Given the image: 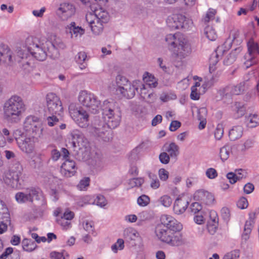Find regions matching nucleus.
<instances>
[{
  "label": "nucleus",
  "mask_w": 259,
  "mask_h": 259,
  "mask_svg": "<svg viewBox=\"0 0 259 259\" xmlns=\"http://www.w3.org/2000/svg\"><path fill=\"white\" fill-rule=\"evenodd\" d=\"M84 229L89 233H93L94 232V223L92 222L86 221L83 223Z\"/></svg>",
  "instance_id": "4d7b16f0"
},
{
  "label": "nucleus",
  "mask_w": 259,
  "mask_h": 259,
  "mask_svg": "<svg viewBox=\"0 0 259 259\" xmlns=\"http://www.w3.org/2000/svg\"><path fill=\"white\" fill-rule=\"evenodd\" d=\"M23 49V47L17 48L16 50V55L15 56L14 59H15V61H17L18 63L21 64L22 67L24 69H26L27 68V66H30V63L27 60L28 57H24L23 59V58H21L20 56L18 55L17 51L18 49Z\"/></svg>",
  "instance_id": "72a5a7b5"
},
{
  "label": "nucleus",
  "mask_w": 259,
  "mask_h": 259,
  "mask_svg": "<svg viewBox=\"0 0 259 259\" xmlns=\"http://www.w3.org/2000/svg\"><path fill=\"white\" fill-rule=\"evenodd\" d=\"M47 105L51 114L61 115L63 108L60 98L53 93H48L46 96Z\"/></svg>",
  "instance_id": "9b49d317"
},
{
  "label": "nucleus",
  "mask_w": 259,
  "mask_h": 259,
  "mask_svg": "<svg viewBox=\"0 0 259 259\" xmlns=\"http://www.w3.org/2000/svg\"><path fill=\"white\" fill-rule=\"evenodd\" d=\"M149 178L151 180L150 186L154 189L158 188L160 186V182L158 179L156 175L151 172H149L148 174Z\"/></svg>",
  "instance_id": "58836bf2"
},
{
  "label": "nucleus",
  "mask_w": 259,
  "mask_h": 259,
  "mask_svg": "<svg viewBox=\"0 0 259 259\" xmlns=\"http://www.w3.org/2000/svg\"><path fill=\"white\" fill-rule=\"evenodd\" d=\"M166 24L171 30L187 29L189 27V20L182 14H173L168 16Z\"/></svg>",
  "instance_id": "f8f14e48"
},
{
  "label": "nucleus",
  "mask_w": 259,
  "mask_h": 259,
  "mask_svg": "<svg viewBox=\"0 0 259 259\" xmlns=\"http://www.w3.org/2000/svg\"><path fill=\"white\" fill-rule=\"evenodd\" d=\"M240 255L238 250H234L227 253L224 257V259H238Z\"/></svg>",
  "instance_id": "3c124183"
},
{
  "label": "nucleus",
  "mask_w": 259,
  "mask_h": 259,
  "mask_svg": "<svg viewBox=\"0 0 259 259\" xmlns=\"http://www.w3.org/2000/svg\"><path fill=\"white\" fill-rule=\"evenodd\" d=\"M15 199L19 203H23L27 201H29V199L26 191V193L21 192L17 193L15 195Z\"/></svg>",
  "instance_id": "4c0bfd02"
},
{
  "label": "nucleus",
  "mask_w": 259,
  "mask_h": 259,
  "mask_svg": "<svg viewBox=\"0 0 259 259\" xmlns=\"http://www.w3.org/2000/svg\"><path fill=\"white\" fill-rule=\"evenodd\" d=\"M50 256L51 259H65L62 252L55 251L51 252Z\"/></svg>",
  "instance_id": "774afa93"
},
{
  "label": "nucleus",
  "mask_w": 259,
  "mask_h": 259,
  "mask_svg": "<svg viewBox=\"0 0 259 259\" xmlns=\"http://www.w3.org/2000/svg\"><path fill=\"white\" fill-rule=\"evenodd\" d=\"M188 204L189 202L187 200L183 198H177L173 206L175 213L177 214L183 213L188 207Z\"/></svg>",
  "instance_id": "412c9836"
},
{
  "label": "nucleus",
  "mask_w": 259,
  "mask_h": 259,
  "mask_svg": "<svg viewBox=\"0 0 259 259\" xmlns=\"http://www.w3.org/2000/svg\"><path fill=\"white\" fill-rule=\"evenodd\" d=\"M27 193L29 199V202H32L33 199H39V194L40 189L34 187H30L26 189Z\"/></svg>",
  "instance_id": "473e14b6"
},
{
  "label": "nucleus",
  "mask_w": 259,
  "mask_h": 259,
  "mask_svg": "<svg viewBox=\"0 0 259 259\" xmlns=\"http://www.w3.org/2000/svg\"><path fill=\"white\" fill-rule=\"evenodd\" d=\"M242 48L238 47L232 50L231 53L228 55L224 60V64L225 65H230L232 64L236 60L238 55L241 52Z\"/></svg>",
  "instance_id": "5701e85b"
},
{
  "label": "nucleus",
  "mask_w": 259,
  "mask_h": 259,
  "mask_svg": "<svg viewBox=\"0 0 259 259\" xmlns=\"http://www.w3.org/2000/svg\"><path fill=\"white\" fill-rule=\"evenodd\" d=\"M159 201L161 205L166 207L170 206L172 203V199L171 197L167 195L161 196L159 198Z\"/></svg>",
  "instance_id": "79ce46f5"
},
{
  "label": "nucleus",
  "mask_w": 259,
  "mask_h": 259,
  "mask_svg": "<svg viewBox=\"0 0 259 259\" xmlns=\"http://www.w3.org/2000/svg\"><path fill=\"white\" fill-rule=\"evenodd\" d=\"M144 182V179L141 178H133L129 180L128 185L132 188L140 187L142 185Z\"/></svg>",
  "instance_id": "37998d69"
},
{
  "label": "nucleus",
  "mask_w": 259,
  "mask_h": 259,
  "mask_svg": "<svg viewBox=\"0 0 259 259\" xmlns=\"http://www.w3.org/2000/svg\"><path fill=\"white\" fill-rule=\"evenodd\" d=\"M245 88V82H242L236 85L233 86L231 88L230 92L233 95H240L243 93Z\"/></svg>",
  "instance_id": "e433bc0d"
},
{
  "label": "nucleus",
  "mask_w": 259,
  "mask_h": 259,
  "mask_svg": "<svg viewBox=\"0 0 259 259\" xmlns=\"http://www.w3.org/2000/svg\"><path fill=\"white\" fill-rule=\"evenodd\" d=\"M102 115L104 123L99 124L98 126H91L89 128L91 133L95 136L100 137L104 141H108L110 130H106L108 126L110 129L116 127L119 124L121 119V113L117 103L113 101L108 100L103 102L101 106Z\"/></svg>",
  "instance_id": "f03ea898"
},
{
  "label": "nucleus",
  "mask_w": 259,
  "mask_h": 259,
  "mask_svg": "<svg viewBox=\"0 0 259 259\" xmlns=\"http://www.w3.org/2000/svg\"><path fill=\"white\" fill-rule=\"evenodd\" d=\"M75 13V6L69 3L60 4L56 11L57 16L62 21L67 20L72 17Z\"/></svg>",
  "instance_id": "4468645a"
},
{
  "label": "nucleus",
  "mask_w": 259,
  "mask_h": 259,
  "mask_svg": "<svg viewBox=\"0 0 259 259\" xmlns=\"http://www.w3.org/2000/svg\"><path fill=\"white\" fill-rule=\"evenodd\" d=\"M217 12L213 9H209L208 11L206 14L205 17L203 19L204 22H208L210 20L214 19V16Z\"/></svg>",
  "instance_id": "603ef678"
},
{
  "label": "nucleus",
  "mask_w": 259,
  "mask_h": 259,
  "mask_svg": "<svg viewBox=\"0 0 259 259\" xmlns=\"http://www.w3.org/2000/svg\"><path fill=\"white\" fill-rule=\"evenodd\" d=\"M181 125V123L177 120H173L171 122L169 129L171 132H175Z\"/></svg>",
  "instance_id": "338daca9"
},
{
  "label": "nucleus",
  "mask_w": 259,
  "mask_h": 259,
  "mask_svg": "<svg viewBox=\"0 0 259 259\" xmlns=\"http://www.w3.org/2000/svg\"><path fill=\"white\" fill-rule=\"evenodd\" d=\"M165 151L170 156L172 159L175 160L177 159V157L179 154V147L174 142L170 143L167 146H165Z\"/></svg>",
  "instance_id": "393cba45"
},
{
  "label": "nucleus",
  "mask_w": 259,
  "mask_h": 259,
  "mask_svg": "<svg viewBox=\"0 0 259 259\" xmlns=\"http://www.w3.org/2000/svg\"><path fill=\"white\" fill-rule=\"evenodd\" d=\"M182 229L181 223L171 215L163 214L160 218V223L155 227V233L160 241L170 246H179L185 242L180 233Z\"/></svg>",
  "instance_id": "f257e3e1"
},
{
  "label": "nucleus",
  "mask_w": 259,
  "mask_h": 259,
  "mask_svg": "<svg viewBox=\"0 0 259 259\" xmlns=\"http://www.w3.org/2000/svg\"><path fill=\"white\" fill-rule=\"evenodd\" d=\"M235 174L236 176H237L238 181H240L243 179H245L247 177V171L243 169H235Z\"/></svg>",
  "instance_id": "5fc2aeb1"
},
{
  "label": "nucleus",
  "mask_w": 259,
  "mask_h": 259,
  "mask_svg": "<svg viewBox=\"0 0 259 259\" xmlns=\"http://www.w3.org/2000/svg\"><path fill=\"white\" fill-rule=\"evenodd\" d=\"M181 37L179 35L172 34H169L166 36L165 39L170 49L171 50L174 49L176 45L179 42Z\"/></svg>",
  "instance_id": "c756f323"
},
{
  "label": "nucleus",
  "mask_w": 259,
  "mask_h": 259,
  "mask_svg": "<svg viewBox=\"0 0 259 259\" xmlns=\"http://www.w3.org/2000/svg\"><path fill=\"white\" fill-rule=\"evenodd\" d=\"M170 156L166 152H162L159 156L160 161L163 164H167L169 162Z\"/></svg>",
  "instance_id": "13d9d810"
},
{
  "label": "nucleus",
  "mask_w": 259,
  "mask_h": 259,
  "mask_svg": "<svg viewBox=\"0 0 259 259\" xmlns=\"http://www.w3.org/2000/svg\"><path fill=\"white\" fill-rule=\"evenodd\" d=\"M24 110L25 105L21 97L17 95L12 96L4 103V119L9 123H17L20 121Z\"/></svg>",
  "instance_id": "20e7f679"
},
{
  "label": "nucleus",
  "mask_w": 259,
  "mask_h": 259,
  "mask_svg": "<svg viewBox=\"0 0 259 259\" xmlns=\"http://www.w3.org/2000/svg\"><path fill=\"white\" fill-rule=\"evenodd\" d=\"M87 55L84 52H79L75 56V61L79 65V68L81 70L85 69L87 66Z\"/></svg>",
  "instance_id": "cd10ccee"
},
{
  "label": "nucleus",
  "mask_w": 259,
  "mask_h": 259,
  "mask_svg": "<svg viewBox=\"0 0 259 259\" xmlns=\"http://www.w3.org/2000/svg\"><path fill=\"white\" fill-rule=\"evenodd\" d=\"M231 150L232 147L229 144H226L220 148V157L223 161H225L229 158Z\"/></svg>",
  "instance_id": "2f4dec72"
},
{
  "label": "nucleus",
  "mask_w": 259,
  "mask_h": 259,
  "mask_svg": "<svg viewBox=\"0 0 259 259\" xmlns=\"http://www.w3.org/2000/svg\"><path fill=\"white\" fill-rule=\"evenodd\" d=\"M248 55L245 56L246 61L244 62L246 68H248L257 62L255 56L259 54V47L257 42L251 38L247 42Z\"/></svg>",
  "instance_id": "ddd939ff"
},
{
  "label": "nucleus",
  "mask_w": 259,
  "mask_h": 259,
  "mask_svg": "<svg viewBox=\"0 0 259 259\" xmlns=\"http://www.w3.org/2000/svg\"><path fill=\"white\" fill-rule=\"evenodd\" d=\"M219 218L217 213L214 210L209 212V220L207 222V230L210 234L213 235L218 227Z\"/></svg>",
  "instance_id": "6ab92c4d"
},
{
  "label": "nucleus",
  "mask_w": 259,
  "mask_h": 259,
  "mask_svg": "<svg viewBox=\"0 0 259 259\" xmlns=\"http://www.w3.org/2000/svg\"><path fill=\"white\" fill-rule=\"evenodd\" d=\"M115 81L118 88H122L130 83L129 81L124 76L120 74L116 76Z\"/></svg>",
  "instance_id": "a19ab883"
},
{
  "label": "nucleus",
  "mask_w": 259,
  "mask_h": 259,
  "mask_svg": "<svg viewBox=\"0 0 259 259\" xmlns=\"http://www.w3.org/2000/svg\"><path fill=\"white\" fill-rule=\"evenodd\" d=\"M90 179L86 178L84 180H81L77 185V188L79 190H84L89 186Z\"/></svg>",
  "instance_id": "864d4df0"
},
{
  "label": "nucleus",
  "mask_w": 259,
  "mask_h": 259,
  "mask_svg": "<svg viewBox=\"0 0 259 259\" xmlns=\"http://www.w3.org/2000/svg\"><path fill=\"white\" fill-rule=\"evenodd\" d=\"M72 145L73 147L85 146L87 139L83 134L78 130H73L71 133Z\"/></svg>",
  "instance_id": "aec40b11"
},
{
  "label": "nucleus",
  "mask_w": 259,
  "mask_h": 259,
  "mask_svg": "<svg viewBox=\"0 0 259 259\" xmlns=\"http://www.w3.org/2000/svg\"><path fill=\"white\" fill-rule=\"evenodd\" d=\"M227 178L229 180V182L231 184H234L238 180L237 176H236L235 172H228L226 175Z\"/></svg>",
  "instance_id": "69168bd1"
},
{
  "label": "nucleus",
  "mask_w": 259,
  "mask_h": 259,
  "mask_svg": "<svg viewBox=\"0 0 259 259\" xmlns=\"http://www.w3.org/2000/svg\"><path fill=\"white\" fill-rule=\"evenodd\" d=\"M157 84L158 83L157 81H154L152 83L149 82L147 84H142L140 81L138 88H140V95L141 98H143L144 96L148 94L150 91L152 90V88H156Z\"/></svg>",
  "instance_id": "a878e982"
},
{
  "label": "nucleus",
  "mask_w": 259,
  "mask_h": 259,
  "mask_svg": "<svg viewBox=\"0 0 259 259\" xmlns=\"http://www.w3.org/2000/svg\"><path fill=\"white\" fill-rule=\"evenodd\" d=\"M221 215L223 220L226 222H228L230 219V213L229 208L227 207H223L221 210Z\"/></svg>",
  "instance_id": "e2e57ef3"
},
{
  "label": "nucleus",
  "mask_w": 259,
  "mask_h": 259,
  "mask_svg": "<svg viewBox=\"0 0 259 259\" xmlns=\"http://www.w3.org/2000/svg\"><path fill=\"white\" fill-rule=\"evenodd\" d=\"M22 246L24 250L31 252L36 247L35 241L30 239L25 238L22 241Z\"/></svg>",
  "instance_id": "7c9ffc66"
},
{
  "label": "nucleus",
  "mask_w": 259,
  "mask_h": 259,
  "mask_svg": "<svg viewBox=\"0 0 259 259\" xmlns=\"http://www.w3.org/2000/svg\"><path fill=\"white\" fill-rule=\"evenodd\" d=\"M77 167L75 162L69 159H65L62 163L60 172L65 177H71L75 175Z\"/></svg>",
  "instance_id": "a211bd4d"
},
{
  "label": "nucleus",
  "mask_w": 259,
  "mask_h": 259,
  "mask_svg": "<svg viewBox=\"0 0 259 259\" xmlns=\"http://www.w3.org/2000/svg\"><path fill=\"white\" fill-rule=\"evenodd\" d=\"M205 174L207 177L210 179H213L218 176V172L213 168H208Z\"/></svg>",
  "instance_id": "680f3d73"
},
{
  "label": "nucleus",
  "mask_w": 259,
  "mask_h": 259,
  "mask_svg": "<svg viewBox=\"0 0 259 259\" xmlns=\"http://www.w3.org/2000/svg\"><path fill=\"white\" fill-rule=\"evenodd\" d=\"M17 143L20 150L26 154H31L34 150V138L33 136L17 139Z\"/></svg>",
  "instance_id": "dca6fc26"
},
{
  "label": "nucleus",
  "mask_w": 259,
  "mask_h": 259,
  "mask_svg": "<svg viewBox=\"0 0 259 259\" xmlns=\"http://www.w3.org/2000/svg\"><path fill=\"white\" fill-rule=\"evenodd\" d=\"M85 19L93 33L99 35L103 31V24L108 22L109 15L102 8H96L92 13L86 15Z\"/></svg>",
  "instance_id": "39448f33"
},
{
  "label": "nucleus",
  "mask_w": 259,
  "mask_h": 259,
  "mask_svg": "<svg viewBox=\"0 0 259 259\" xmlns=\"http://www.w3.org/2000/svg\"><path fill=\"white\" fill-rule=\"evenodd\" d=\"M47 203L45 200H42L41 205L40 206H34L33 208V212L36 217H42L47 208Z\"/></svg>",
  "instance_id": "c9c22d12"
},
{
  "label": "nucleus",
  "mask_w": 259,
  "mask_h": 259,
  "mask_svg": "<svg viewBox=\"0 0 259 259\" xmlns=\"http://www.w3.org/2000/svg\"><path fill=\"white\" fill-rule=\"evenodd\" d=\"M124 241L122 239H118L117 242L111 246V249L114 253L118 250H122L124 248Z\"/></svg>",
  "instance_id": "c03bdc74"
},
{
  "label": "nucleus",
  "mask_w": 259,
  "mask_h": 259,
  "mask_svg": "<svg viewBox=\"0 0 259 259\" xmlns=\"http://www.w3.org/2000/svg\"><path fill=\"white\" fill-rule=\"evenodd\" d=\"M156 99V95L153 92V90L150 91L149 93L143 98V99L148 103H154Z\"/></svg>",
  "instance_id": "a18cd8bd"
},
{
  "label": "nucleus",
  "mask_w": 259,
  "mask_h": 259,
  "mask_svg": "<svg viewBox=\"0 0 259 259\" xmlns=\"http://www.w3.org/2000/svg\"><path fill=\"white\" fill-rule=\"evenodd\" d=\"M4 181L13 189H20L24 181L23 167L19 161L15 160L10 169L4 174Z\"/></svg>",
  "instance_id": "423d86ee"
},
{
  "label": "nucleus",
  "mask_w": 259,
  "mask_h": 259,
  "mask_svg": "<svg viewBox=\"0 0 259 259\" xmlns=\"http://www.w3.org/2000/svg\"><path fill=\"white\" fill-rule=\"evenodd\" d=\"M70 116L79 127L86 128L89 125V115L87 112L81 107H77L70 104L68 107Z\"/></svg>",
  "instance_id": "0eeeda50"
},
{
  "label": "nucleus",
  "mask_w": 259,
  "mask_h": 259,
  "mask_svg": "<svg viewBox=\"0 0 259 259\" xmlns=\"http://www.w3.org/2000/svg\"><path fill=\"white\" fill-rule=\"evenodd\" d=\"M140 81L136 80L133 82V84L130 82L125 86L122 88H117L116 92L127 99L133 98L136 94V91L138 92V86Z\"/></svg>",
  "instance_id": "2eb2a0df"
},
{
  "label": "nucleus",
  "mask_w": 259,
  "mask_h": 259,
  "mask_svg": "<svg viewBox=\"0 0 259 259\" xmlns=\"http://www.w3.org/2000/svg\"><path fill=\"white\" fill-rule=\"evenodd\" d=\"M124 235L125 238L133 240L138 237V233L135 230H127L124 231Z\"/></svg>",
  "instance_id": "de8ad7c7"
},
{
  "label": "nucleus",
  "mask_w": 259,
  "mask_h": 259,
  "mask_svg": "<svg viewBox=\"0 0 259 259\" xmlns=\"http://www.w3.org/2000/svg\"><path fill=\"white\" fill-rule=\"evenodd\" d=\"M78 100L81 104L88 108L92 112L95 114L97 113L101 103L100 101L94 94L86 91L80 92Z\"/></svg>",
  "instance_id": "1a4fd4ad"
},
{
  "label": "nucleus",
  "mask_w": 259,
  "mask_h": 259,
  "mask_svg": "<svg viewBox=\"0 0 259 259\" xmlns=\"http://www.w3.org/2000/svg\"><path fill=\"white\" fill-rule=\"evenodd\" d=\"M158 175L161 180L165 181L168 178V172L164 168H160L158 171Z\"/></svg>",
  "instance_id": "0e129e2a"
},
{
  "label": "nucleus",
  "mask_w": 259,
  "mask_h": 259,
  "mask_svg": "<svg viewBox=\"0 0 259 259\" xmlns=\"http://www.w3.org/2000/svg\"><path fill=\"white\" fill-rule=\"evenodd\" d=\"M245 122L247 127H255L259 124V117L257 114H250L248 116H245Z\"/></svg>",
  "instance_id": "c85d7f7f"
},
{
  "label": "nucleus",
  "mask_w": 259,
  "mask_h": 259,
  "mask_svg": "<svg viewBox=\"0 0 259 259\" xmlns=\"http://www.w3.org/2000/svg\"><path fill=\"white\" fill-rule=\"evenodd\" d=\"M238 35L237 33L230 34V36L226 40L223 45L217 48L215 51V53L211 55L209 59L210 71L217 64L224 52L231 48L233 41L237 38Z\"/></svg>",
  "instance_id": "6e6552de"
},
{
  "label": "nucleus",
  "mask_w": 259,
  "mask_h": 259,
  "mask_svg": "<svg viewBox=\"0 0 259 259\" xmlns=\"http://www.w3.org/2000/svg\"><path fill=\"white\" fill-rule=\"evenodd\" d=\"M17 53L23 59L31 55L39 61L45 60L47 57L55 59L59 56L58 49L52 41L47 40L41 43L38 38L33 36L26 38L25 46H23V49H18Z\"/></svg>",
  "instance_id": "7ed1b4c3"
},
{
  "label": "nucleus",
  "mask_w": 259,
  "mask_h": 259,
  "mask_svg": "<svg viewBox=\"0 0 259 259\" xmlns=\"http://www.w3.org/2000/svg\"><path fill=\"white\" fill-rule=\"evenodd\" d=\"M67 28L69 30V32L72 37H73V36L75 37L78 36H81L85 32L84 29L82 28L81 27L76 26V24L74 22H72L69 25H67Z\"/></svg>",
  "instance_id": "b1692460"
},
{
  "label": "nucleus",
  "mask_w": 259,
  "mask_h": 259,
  "mask_svg": "<svg viewBox=\"0 0 259 259\" xmlns=\"http://www.w3.org/2000/svg\"><path fill=\"white\" fill-rule=\"evenodd\" d=\"M172 51L174 58L182 60L191 54L192 49L191 45L187 40L183 37H181Z\"/></svg>",
  "instance_id": "9d476101"
},
{
  "label": "nucleus",
  "mask_w": 259,
  "mask_h": 259,
  "mask_svg": "<svg viewBox=\"0 0 259 259\" xmlns=\"http://www.w3.org/2000/svg\"><path fill=\"white\" fill-rule=\"evenodd\" d=\"M204 32L206 37L210 40H214L217 38L216 32L212 26H206Z\"/></svg>",
  "instance_id": "f704fd0d"
},
{
  "label": "nucleus",
  "mask_w": 259,
  "mask_h": 259,
  "mask_svg": "<svg viewBox=\"0 0 259 259\" xmlns=\"http://www.w3.org/2000/svg\"><path fill=\"white\" fill-rule=\"evenodd\" d=\"M194 199L206 205L212 204L214 200V196L211 193L203 189L198 190L195 192L194 194Z\"/></svg>",
  "instance_id": "f3484780"
},
{
  "label": "nucleus",
  "mask_w": 259,
  "mask_h": 259,
  "mask_svg": "<svg viewBox=\"0 0 259 259\" xmlns=\"http://www.w3.org/2000/svg\"><path fill=\"white\" fill-rule=\"evenodd\" d=\"M58 115L52 114V116H48L47 118V124L50 126H53L57 124L59 121L57 117Z\"/></svg>",
  "instance_id": "8fccbe9b"
},
{
  "label": "nucleus",
  "mask_w": 259,
  "mask_h": 259,
  "mask_svg": "<svg viewBox=\"0 0 259 259\" xmlns=\"http://www.w3.org/2000/svg\"><path fill=\"white\" fill-rule=\"evenodd\" d=\"M95 203L96 205L101 207L105 206L107 204L105 197L101 195L97 196L95 200Z\"/></svg>",
  "instance_id": "6e6d98bb"
},
{
  "label": "nucleus",
  "mask_w": 259,
  "mask_h": 259,
  "mask_svg": "<svg viewBox=\"0 0 259 259\" xmlns=\"http://www.w3.org/2000/svg\"><path fill=\"white\" fill-rule=\"evenodd\" d=\"M38 118L34 116H28L25 121L24 126L27 131L32 130V132H36L39 130L37 125Z\"/></svg>",
  "instance_id": "4be33fe9"
},
{
  "label": "nucleus",
  "mask_w": 259,
  "mask_h": 259,
  "mask_svg": "<svg viewBox=\"0 0 259 259\" xmlns=\"http://www.w3.org/2000/svg\"><path fill=\"white\" fill-rule=\"evenodd\" d=\"M202 208V206L199 202H193L190 205L191 211L194 213L199 212Z\"/></svg>",
  "instance_id": "052dcab7"
},
{
  "label": "nucleus",
  "mask_w": 259,
  "mask_h": 259,
  "mask_svg": "<svg viewBox=\"0 0 259 259\" xmlns=\"http://www.w3.org/2000/svg\"><path fill=\"white\" fill-rule=\"evenodd\" d=\"M237 206L241 209H244L247 207L248 203L247 199L244 197H242L237 203Z\"/></svg>",
  "instance_id": "bf43d9fd"
},
{
  "label": "nucleus",
  "mask_w": 259,
  "mask_h": 259,
  "mask_svg": "<svg viewBox=\"0 0 259 259\" xmlns=\"http://www.w3.org/2000/svg\"><path fill=\"white\" fill-rule=\"evenodd\" d=\"M243 128L240 125L234 126L229 133V138L231 141H235L242 136Z\"/></svg>",
  "instance_id": "bb28decb"
},
{
  "label": "nucleus",
  "mask_w": 259,
  "mask_h": 259,
  "mask_svg": "<svg viewBox=\"0 0 259 259\" xmlns=\"http://www.w3.org/2000/svg\"><path fill=\"white\" fill-rule=\"evenodd\" d=\"M224 134V128L223 127V125L221 124H218L217 127L214 131V137L217 140H220Z\"/></svg>",
  "instance_id": "49530a36"
},
{
  "label": "nucleus",
  "mask_w": 259,
  "mask_h": 259,
  "mask_svg": "<svg viewBox=\"0 0 259 259\" xmlns=\"http://www.w3.org/2000/svg\"><path fill=\"white\" fill-rule=\"evenodd\" d=\"M2 216L0 217L1 219H2L4 222L9 223V225L11 224V220H10V213L8 212V210L7 208H5L3 209V211H1Z\"/></svg>",
  "instance_id": "09e8293b"
},
{
  "label": "nucleus",
  "mask_w": 259,
  "mask_h": 259,
  "mask_svg": "<svg viewBox=\"0 0 259 259\" xmlns=\"http://www.w3.org/2000/svg\"><path fill=\"white\" fill-rule=\"evenodd\" d=\"M150 201L149 197L146 195L143 194L138 198L137 203L139 206L144 207L149 204Z\"/></svg>",
  "instance_id": "ea45409f"
}]
</instances>
